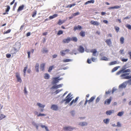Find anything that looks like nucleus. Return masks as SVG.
<instances>
[{
	"label": "nucleus",
	"instance_id": "nucleus-1",
	"mask_svg": "<svg viewBox=\"0 0 131 131\" xmlns=\"http://www.w3.org/2000/svg\"><path fill=\"white\" fill-rule=\"evenodd\" d=\"M126 66V65H124L123 66V68L124 69H122L117 72V75H118L121 73H126L122 74L121 75V77H123L122 79H131V75H128L129 74V73H127L128 72H130V70L129 69H128L125 70V69H126V68H125Z\"/></svg>",
	"mask_w": 131,
	"mask_h": 131
},
{
	"label": "nucleus",
	"instance_id": "nucleus-2",
	"mask_svg": "<svg viewBox=\"0 0 131 131\" xmlns=\"http://www.w3.org/2000/svg\"><path fill=\"white\" fill-rule=\"evenodd\" d=\"M71 93H69L66 97L65 99L62 101V103L65 101V104L68 103L72 99V97H71Z\"/></svg>",
	"mask_w": 131,
	"mask_h": 131
},
{
	"label": "nucleus",
	"instance_id": "nucleus-3",
	"mask_svg": "<svg viewBox=\"0 0 131 131\" xmlns=\"http://www.w3.org/2000/svg\"><path fill=\"white\" fill-rule=\"evenodd\" d=\"M20 47L18 49H16L15 48L13 47L10 51L11 53L12 54H15L19 50Z\"/></svg>",
	"mask_w": 131,
	"mask_h": 131
},
{
	"label": "nucleus",
	"instance_id": "nucleus-4",
	"mask_svg": "<svg viewBox=\"0 0 131 131\" xmlns=\"http://www.w3.org/2000/svg\"><path fill=\"white\" fill-rule=\"evenodd\" d=\"M112 99V97L111 96L110 97V98L109 99H107L106 100H105L104 101V104L107 105L109 104L111 101Z\"/></svg>",
	"mask_w": 131,
	"mask_h": 131
},
{
	"label": "nucleus",
	"instance_id": "nucleus-5",
	"mask_svg": "<svg viewBox=\"0 0 131 131\" xmlns=\"http://www.w3.org/2000/svg\"><path fill=\"white\" fill-rule=\"evenodd\" d=\"M127 85V82L126 81L123 83L120 84L119 86V88L123 89V88H125L126 86Z\"/></svg>",
	"mask_w": 131,
	"mask_h": 131
},
{
	"label": "nucleus",
	"instance_id": "nucleus-6",
	"mask_svg": "<svg viewBox=\"0 0 131 131\" xmlns=\"http://www.w3.org/2000/svg\"><path fill=\"white\" fill-rule=\"evenodd\" d=\"M16 76L17 79V81L18 82H21L22 80L20 78L19 74L18 73H16Z\"/></svg>",
	"mask_w": 131,
	"mask_h": 131
},
{
	"label": "nucleus",
	"instance_id": "nucleus-7",
	"mask_svg": "<svg viewBox=\"0 0 131 131\" xmlns=\"http://www.w3.org/2000/svg\"><path fill=\"white\" fill-rule=\"evenodd\" d=\"M71 40L70 37H68L66 39H64L62 40V42L63 43H68Z\"/></svg>",
	"mask_w": 131,
	"mask_h": 131
},
{
	"label": "nucleus",
	"instance_id": "nucleus-8",
	"mask_svg": "<svg viewBox=\"0 0 131 131\" xmlns=\"http://www.w3.org/2000/svg\"><path fill=\"white\" fill-rule=\"evenodd\" d=\"M59 77L54 78L52 79V84H55L58 82L59 81L58 78Z\"/></svg>",
	"mask_w": 131,
	"mask_h": 131
},
{
	"label": "nucleus",
	"instance_id": "nucleus-9",
	"mask_svg": "<svg viewBox=\"0 0 131 131\" xmlns=\"http://www.w3.org/2000/svg\"><path fill=\"white\" fill-rule=\"evenodd\" d=\"M63 129L64 130L71 131L73 129V128L70 126H66L63 127Z\"/></svg>",
	"mask_w": 131,
	"mask_h": 131
},
{
	"label": "nucleus",
	"instance_id": "nucleus-10",
	"mask_svg": "<svg viewBox=\"0 0 131 131\" xmlns=\"http://www.w3.org/2000/svg\"><path fill=\"white\" fill-rule=\"evenodd\" d=\"M51 108L53 110L57 111L58 109V107L57 105L53 104L52 105Z\"/></svg>",
	"mask_w": 131,
	"mask_h": 131
},
{
	"label": "nucleus",
	"instance_id": "nucleus-11",
	"mask_svg": "<svg viewBox=\"0 0 131 131\" xmlns=\"http://www.w3.org/2000/svg\"><path fill=\"white\" fill-rule=\"evenodd\" d=\"M91 52L93 53L92 55L95 56H97V55H96V53L97 52L96 50V49H92L91 51Z\"/></svg>",
	"mask_w": 131,
	"mask_h": 131
},
{
	"label": "nucleus",
	"instance_id": "nucleus-12",
	"mask_svg": "<svg viewBox=\"0 0 131 131\" xmlns=\"http://www.w3.org/2000/svg\"><path fill=\"white\" fill-rule=\"evenodd\" d=\"M90 23L91 24L96 26H98L99 25L100 23L97 21H94L93 20H92L90 22Z\"/></svg>",
	"mask_w": 131,
	"mask_h": 131
},
{
	"label": "nucleus",
	"instance_id": "nucleus-13",
	"mask_svg": "<svg viewBox=\"0 0 131 131\" xmlns=\"http://www.w3.org/2000/svg\"><path fill=\"white\" fill-rule=\"evenodd\" d=\"M78 50L81 53H83L84 51V49L81 46H80L79 47V48L78 49Z\"/></svg>",
	"mask_w": 131,
	"mask_h": 131
},
{
	"label": "nucleus",
	"instance_id": "nucleus-14",
	"mask_svg": "<svg viewBox=\"0 0 131 131\" xmlns=\"http://www.w3.org/2000/svg\"><path fill=\"white\" fill-rule=\"evenodd\" d=\"M114 112V111L113 110H110L107 111L106 112V114L107 115H110L112 113Z\"/></svg>",
	"mask_w": 131,
	"mask_h": 131
},
{
	"label": "nucleus",
	"instance_id": "nucleus-15",
	"mask_svg": "<svg viewBox=\"0 0 131 131\" xmlns=\"http://www.w3.org/2000/svg\"><path fill=\"white\" fill-rule=\"evenodd\" d=\"M121 5L119 6H113L111 7H110L108 8L109 9H118L121 7Z\"/></svg>",
	"mask_w": 131,
	"mask_h": 131
},
{
	"label": "nucleus",
	"instance_id": "nucleus-16",
	"mask_svg": "<svg viewBox=\"0 0 131 131\" xmlns=\"http://www.w3.org/2000/svg\"><path fill=\"white\" fill-rule=\"evenodd\" d=\"M24 7V5H21L19 6L18 9H17V12H19V11H21L23 10Z\"/></svg>",
	"mask_w": 131,
	"mask_h": 131
},
{
	"label": "nucleus",
	"instance_id": "nucleus-17",
	"mask_svg": "<svg viewBox=\"0 0 131 131\" xmlns=\"http://www.w3.org/2000/svg\"><path fill=\"white\" fill-rule=\"evenodd\" d=\"M79 99V97H76V98L75 99V100L74 101V100H73L71 101V103H70V106H71V105H72V104H73V103L74 102V103H76L77 101H78V99Z\"/></svg>",
	"mask_w": 131,
	"mask_h": 131
},
{
	"label": "nucleus",
	"instance_id": "nucleus-18",
	"mask_svg": "<svg viewBox=\"0 0 131 131\" xmlns=\"http://www.w3.org/2000/svg\"><path fill=\"white\" fill-rule=\"evenodd\" d=\"M105 42L107 44V45L110 46L112 44V42L110 39H107L105 41Z\"/></svg>",
	"mask_w": 131,
	"mask_h": 131
},
{
	"label": "nucleus",
	"instance_id": "nucleus-19",
	"mask_svg": "<svg viewBox=\"0 0 131 131\" xmlns=\"http://www.w3.org/2000/svg\"><path fill=\"white\" fill-rule=\"evenodd\" d=\"M37 105L38 106L39 108H43L45 106V105H42L40 103H37Z\"/></svg>",
	"mask_w": 131,
	"mask_h": 131
},
{
	"label": "nucleus",
	"instance_id": "nucleus-20",
	"mask_svg": "<svg viewBox=\"0 0 131 131\" xmlns=\"http://www.w3.org/2000/svg\"><path fill=\"white\" fill-rule=\"evenodd\" d=\"M58 16V15L57 14H54L52 16H50L49 17V18L50 19H52L53 18H54Z\"/></svg>",
	"mask_w": 131,
	"mask_h": 131
},
{
	"label": "nucleus",
	"instance_id": "nucleus-21",
	"mask_svg": "<svg viewBox=\"0 0 131 131\" xmlns=\"http://www.w3.org/2000/svg\"><path fill=\"white\" fill-rule=\"evenodd\" d=\"M94 0L89 1L85 2L84 4L86 5L90 3H94Z\"/></svg>",
	"mask_w": 131,
	"mask_h": 131
},
{
	"label": "nucleus",
	"instance_id": "nucleus-22",
	"mask_svg": "<svg viewBox=\"0 0 131 131\" xmlns=\"http://www.w3.org/2000/svg\"><path fill=\"white\" fill-rule=\"evenodd\" d=\"M95 99V96H93L91 97L90 99L88 100V103L90 104L91 102H92Z\"/></svg>",
	"mask_w": 131,
	"mask_h": 131
},
{
	"label": "nucleus",
	"instance_id": "nucleus-23",
	"mask_svg": "<svg viewBox=\"0 0 131 131\" xmlns=\"http://www.w3.org/2000/svg\"><path fill=\"white\" fill-rule=\"evenodd\" d=\"M28 68V66L27 65L26 67H24V69L23 70L24 72V77H25L26 75V71L27 69Z\"/></svg>",
	"mask_w": 131,
	"mask_h": 131
},
{
	"label": "nucleus",
	"instance_id": "nucleus-24",
	"mask_svg": "<svg viewBox=\"0 0 131 131\" xmlns=\"http://www.w3.org/2000/svg\"><path fill=\"white\" fill-rule=\"evenodd\" d=\"M45 65V63H43L40 65V69L42 71L44 69Z\"/></svg>",
	"mask_w": 131,
	"mask_h": 131
},
{
	"label": "nucleus",
	"instance_id": "nucleus-25",
	"mask_svg": "<svg viewBox=\"0 0 131 131\" xmlns=\"http://www.w3.org/2000/svg\"><path fill=\"white\" fill-rule=\"evenodd\" d=\"M50 76L47 73H45V74L44 78L46 79H48L49 78Z\"/></svg>",
	"mask_w": 131,
	"mask_h": 131
},
{
	"label": "nucleus",
	"instance_id": "nucleus-26",
	"mask_svg": "<svg viewBox=\"0 0 131 131\" xmlns=\"http://www.w3.org/2000/svg\"><path fill=\"white\" fill-rule=\"evenodd\" d=\"M80 36L83 37H84L85 35V32L83 31H81L80 33Z\"/></svg>",
	"mask_w": 131,
	"mask_h": 131
},
{
	"label": "nucleus",
	"instance_id": "nucleus-27",
	"mask_svg": "<svg viewBox=\"0 0 131 131\" xmlns=\"http://www.w3.org/2000/svg\"><path fill=\"white\" fill-rule=\"evenodd\" d=\"M40 126L42 128H45V129L47 131H49V129L48 128V127L47 126L42 125H40Z\"/></svg>",
	"mask_w": 131,
	"mask_h": 131
},
{
	"label": "nucleus",
	"instance_id": "nucleus-28",
	"mask_svg": "<svg viewBox=\"0 0 131 131\" xmlns=\"http://www.w3.org/2000/svg\"><path fill=\"white\" fill-rule=\"evenodd\" d=\"M48 50L46 48H43L41 50L42 52L43 53H47L48 52Z\"/></svg>",
	"mask_w": 131,
	"mask_h": 131
},
{
	"label": "nucleus",
	"instance_id": "nucleus-29",
	"mask_svg": "<svg viewBox=\"0 0 131 131\" xmlns=\"http://www.w3.org/2000/svg\"><path fill=\"white\" fill-rule=\"evenodd\" d=\"M124 38L123 37H121L120 38V42L121 44L124 43Z\"/></svg>",
	"mask_w": 131,
	"mask_h": 131
},
{
	"label": "nucleus",
	"instance_id": "nucleus-30",
	"mask_svg": "<svg viewBox=\"0 0 131 131\" xmlns=\"http://www.w3.org/2000/svg\"><path fill=\"white\" fill-rule=\"evenodd\" d=\"M64 22V21H62L60 19H59V21H58V24L60 25L62 24Z\"/></svg>",
	"mask_w": 131,
	"mask_h": 131
},
{
	"label": "nucleus",
	"instance_id": "nucleus-31",
	"mask_svg": "<svg viewBox=\"0 0 131 131\" xmlns=\"http://www.w3.org/2000/svg\"><path fill=\"white\" fill-rule=\"evenodd\" d=\"M80 125L82 126H86L87 125V123L86 122H83L81 123L80 124Z\"/></svg>",
	"mask_w": 131,
	"mask_h": 131
},
{
	"label": "nucleus",
	"instance_id": "nucleus-32",
	"mask_svg": "<svg viewBox=\"0 0 131 131\" xmlns=\"http://www.w3.org/2000/svg\"><path fill=\"white\" fill-rule=\"evenodd\" d=\"M75 3H73L71 4H69L67 6V8H71L73 6H74L76 5Z\"/></svg>",
	"mask_w": 131,
	"mask_h": 131
},
{
	"label": "nucleus",
	"instance_id": "nucleus-33",
	"mask_svg": "<svg viewBox=\"0 0 131 131\" xmlns=\"http://www.w3.org/2000/svg\"><path fill=\"white\" fill-rule=\"evenodd\" d=\"M6 116L3 114H0V121L2 120L3 118H5Z\"/></svg>",
	"mask_w": 131,
	"mask_h": 131
},
{
	"label": "nucleus",
	"instance_id": "nucleus-34",
	"mask_svg": "<svg viewBox=\"0 0 131 131\" xmlns=\"http://www.w3.org/2000/svg\"><path fill=\"white\" fill-rule=\"evenodd\" d=\"M71 40L74 42H77V41L78 39L76 37H73L71 39Z\"/></svg>",
	"mask_w": 131,
	"mask_h": 131
},
{
	"label": "nucleus",
	"instance_id": "nucleus-35",
	"mask_svg": "<svg viewBox=\"0 0 131 131\" xmlns=\"http://www.w3.org/2000/svg\"><path fill=\"white\" fill-rule=\"evenodd\" d=\"M39 64L38 63H37L35 66V68L36 70V71L37 72H38L39 71L38 68H39Z\"/></svg>",
	"mask_w": 131,
	"mask_h": 131
},
{
	"label": "nucleus",
	"instance_id": "nucleus-36",
	"mask_svg": "<svg viewBox=\"0 0 131 131\" xmlns=\"http://www.w3.org/2000/svg\"><path fill=\"white\" fill-rule=\"evenodd\" d=\"M124 113V112L123 111L122 112H119L118 113L117 115L118 116H121L123 115Z\"/></svg>",
	"mask_w": 131,
	"mask_h": 131
},
{
	"label": "nucleus",
	"instance_id": "nucleus-37",
	"mask_svg": "<svg viewBox=\"0 0 131 131\" xmlns=\"http://www.w3.org/2000/svg\"><path fill=\"white\" fill-rule=\"evenodd\" d=\"M117 64V62L116 61H114L110 62L109 63L110 65H112Z\"/></svg>",
	"mask_w": 131,
	"mask_h": 131
},
{
	"label": "nucleus",
	"instance_id": "nucleus-38",
	"mask_svg": "<svg viewBox=\"0 0 131 131\" xmlns=\"http://www.w3.org/2000/svg\"><path fill=\"white\" fill-rule=\"evenodd\" d=\"M71 61V60L70 59H66L63 60V61L64 62H70Z\"/></svg>",
	"mask_w": 131,
	"mask_h": 131
},
{
	"label": "nucleus",
	"instance_id": "nucleus-39",
	"mask_svg": "<svg viewBox=\"0 0 131 131\" xmlns=\"http://www.w3.org/2000/svg\"><path fill=\"white\" fill-rule=\"evenodd\" d=\"M37 14V11L36 10H35L34 12H33L32 15V17H34Z\"/></svg>",
	"mask_w": 131,
	"mask_h": 131
},
{
	"label": "nucleus",
	"instance_id": "nucleus-40",
	"mask_svg": "<svg viewBox=\"0 0 131 131\" xmlns=\"http://www.w3.org/2000/svg\"><path fill=\"white\" fill-rule=\"evenodd\" d=\"M6 7H7V8L6 9L5 11L6 12H9L10 9V7L8 5L6 6Z\"/></svg>",
	"mask_w": 131,
	"mask_h": 131
},
{
	"label": "nucleus",
	"instance_id": "nucleus-41",
	"mask_svg": "<svg viewBox=\"0 0 131 131\" xmlns=\"http://www.w3.org/2000/svg\"><path fill=\"white\" fill-rule=\"evenodd\" d=\"M118 68V67H114L113 69H112V72H115V71H116V70H117V69Z\"/></svg>",
	"mask_w": 131,
	"mask_h": 131
},
{
	"label": "nucleus",
	"instance_id": "nucleus-42",
	"mask_svg": "<svg viewBox=\"0 0 131 131\" xmlns=\"http://www.w3.org/2000/svg\"><path fill=\"white\" fill-rule=\"evenodd\" d=\"M11 30L10 29H9L7 30L6 31H4L3 33V34H7V33H8L10 32L11 31Z\"/></svg>",
	"mask_w": 131,
	"mask_h": 131
},
{
	"label": "nucleus",
	"instance_id": "nucleus-43",
	"mask_svg": "<svg viewBox=\"0 0 131 131\" xmlns=\"http://www.w3.org/2000/svg\"><path fill=\"white\" fill-rule=\"evenodd\" d=\"M46 115V114H41V113H40L39 114H38L37 116L38 117L42 116H45Z\"/></svg>",
	"mask_w": 131,
	"mask_h": 131
},
{
	"label": "nucleus",
	"instance_id": "nucleus-44",
	"mask_svg": "<svg viewBox=\"0 0 131 131\" xmlns=\"http://www.w3.org/2000/svg\"><path fill=\"white\" fill-rule=\"evenodd\" d=\"M64 50H62L60 52L61 55L62 56H64L65 55V53H64Z\"/></svg>",
	"mask_w": 131,
	"mask_h": 131
},
{
	"label": "nucleus",
	"instance_id": "nucleus-45",
	"mask_svg": "<svg viewBox=\"0 0 131 131\" xmlns=\"http://www.w3.org/2000/svg\"><path fill=\"white\" fill-rule=\"evenodd\" d=\"M80 14V13L79 12H77V13H74L72 14V16L73 17L77 15H78Z\"/></svg>",
	"mask_w": 131,
	"mask_h": 131
},
{
	"label": "nucleus",
	"instance_id": "nucleus-46",
	"mask_svg": "<svg viewBox=\"0 0 131 131\" xmlns=\"http://www.w3.org/2000/svg\"><path fill=\"white\" fill-rule=\"evenodd\" d=\"M126 26L128 29L131 30V26L130 25L127 24Z\"/></svg>",
	"mask_w": 131,
	"mask_h": 131
},
{
	"label": "nucleus",
	"instance_id": "nucleus-47",
	"mask_svg": "<svg viewBox=\"0 0 131 131\" xmlns=\"http://www.w3.org/2000/svg\"><path fill=\"white\" fill-rule=\"evenodd\" d=\"M63 31H62V30H59L58 31V32L57 33V35H60L61 34H63Z\"/></svg>",
	"mask_w": 131,
	"mask_h": 131
},
{
	"label": "nucleus",
	"instance_id": "nucleus-48",
	"mask_svg": "<svg viewBox=\"0 0 131 131\" xmlns=\"http://www.w3.org/2000/svg\"><path fill=\"white\" fill-rule=\"evenodd\" d=\"M104 122L106 124H108L109 122V120L107 119H104L103 120Z\"/></svg>",
	"mask_w": 131,
	"mask_h": 131
},
{
	"label": "nucleus",
	"instance_id": "nucleus-49",
	"mask_svg": "<svg viewBox=\"0 0 131 131\" xmlns=\"http://www.w3.org/2000/svg\"><path fill=\"white\" fill-rule=\"evenodd\" d=\"M53 66H51L49 68L48 71L49 72H50L52 70V69L53 68Z\"/></svg>",
	"mask_w": 131,
	"mask_h": 131
},
{
	"label": "nucleus",
	"instance_id": "nucleus-50",
	"mask_svg": "<svg viewBox=\"0 0 131 131\" xmlns=\"http://www.w3.org/2000/svg\"><path fill=\"white\" fill-rule=\"evenodd\" d=\"M101 60H108V59L105 57H103L101 58Z\"/></svg>",
	"mask_w": 131,
	"mask_h": 131
},
{
	"label": "nucleus",
	"instance_id": "nucleus-51",
	"mask_svg": "<svg viewBox=\"0 0 131 131\" xmlns=\"http://www.w3.org/2000/svg\"><path fill=\"white\" fill-rule=\"evenodd\" d=\"M122 126L121 124L119 122H117L116 126L118 127H120Z\"/></svg>",
	"mask_w": 131,
	"mask_h": 131
},
{
	"label": "nucleus",
	"instance_id": "nucleus-52",
	"mask_svg": "<svg viewBox=\"0 0 131 131\" xmlns=\"http://www.w3.org/2000/svg\"><path fill=\"white\" fill-rule=\"evenodd\" d=\"M114 28L116 32H118L119 30V28L118 27L115 26V27Z\"/></svg>",
	"mask_w": 131,
	"mask_h": 131
},
{
	"label": "nucleus",
	"instance_id": "nucleus-53",
	"mask_svg": "<svg viewBox=\"0 0 131 131\" xmlns=\"http://www.w3.org/2000/svg\"><path fill=\"white\" fill-rule=\"evenodd\" d=\"M100 99L99 97H97L95 100V103H98Z\"/></svg>",
	"mask_w": 131,
	"mask_h": 131
},
{
	"label": "nucleus",
	"instance_id": "nucleus-54",
	"mask_svg": "<svg viewBox=\"0 0 131 131\" xmlns=\"http://www.w3.org/2000/svg\"><path fill=\"white\" fill-rule=\"evenodd\" d=\"M63 85V84H61L57 85V88H59L62 87Z\"/></svg>",
	"mask_w": 131,
	"mask_h": 131
},
{
	"label": "nucleus",
	"instance_id": "nucleus-55",
	"mask_svg": "<svg viewBox=\"0 0 131 131\" xmlns=\"http://www.w3.org/2000/svg\"><path fill=\"white\" fill-rule=\"evenodd\" d=\"M62 90V89H61V90H56L55 92V93L56 94H57L59 92L61 91Z\"/></svg>",
	"mask_w": 131,
	"mask_h": 131
},
{
	"label": "nucleus",
	"instance_id": "nucleus-56",
	"mask_svg": "<svg viewBox=\"0 0 131 131\" xmlns=\"http://www.w3.org/2000/svg\"><path fill=\"white\" fill-rule=\"evenodd\" d=\"M121 60L123 62H126L128 60V59H125L124 58H122L121 59Z\"/></svg>",
	"mask_w": 131,
	"mask_h": 131
},
{
	"label": "nucleus",
	"instance_id": "nucleus-57",
	"mask_svg": "<svg viewBox=\"0 0 131 131\" xmlns=\"http://www.w3.org/2000/svg\"><path fill=\"white\" fill-rule=\"evenodd\" d=\"M11 56V55L9 54H6V57L7 58H10Z\"/></svg>",
	"mask_w": 131,
	"mask_h": 131
},
{
	"label": "nucleus",
	"instance_id": "nucleus-58",
	"mask_svg": "<svg viewBox=\"0 0 131 131\" xmlns=\"http://www.w3.org/2000/svg\"><path fill=\"white\" fill-rule=\"evenodd\" d=\"M120 54H124V50H121L119 51Z\"/></svg>",
	"mask_w": 131,
	"mask_h": 131
},
{
	"label": "nucleus",
	"instance_id": "nucleus-59",
	"mask_svg": "<svg viewBox=\"0 0 131 131\" xmlns=\"http://www.w3.org/2000/svg\"><path fill=\"white\" fill-rule=\"evenodd\" d=\"M87 62L89 64H90L91 62V60L90 59H88L87 60Z\"/></svg>",
	"mask_w": 131,
	"mask_h": 131
},
{
	"label": "nucleus",
	"instance_id": "nucleus-60",
	"mask_svg": "<svg viewBox=\"0 0 131 131\" xmlns=\"http://www.w3.org/2000/svg\"><path fill=\"white\" fill-rule=\"evenodd\" d=\"M17 4L16 3H15L14 5V6H13V10H15V8H16V6Z\"/></svg>",
	"mask_w": 131,
	"mask_h": 131
},
{
	"label": "nucleus",
	"instance_id": "nucleus-61",
	"mask_svg": "<svg viewBox=\"0 0 131 131\" xmlns=\"http://www.w3.org/2000/svg\"><path fill=\"white\" fill-rule=\"evenodd\" d=\"M27 53H28V58H30V51H28L27 52Z\"/></svg>",
	"mask_w": 131,
	"mask_h": 131
},
{
	"label": "nucleus",
	"instance_id": "nucleus-62",
	"mask_svg": "<svg viewBox=\"0 0 131 131\" xmlns=\"http://www.w3.org/2000/svg\"><path fill=\"white\" fill-rule=\"evenodd\" d=\"M127 82H127L129 83V84L130 85H131V79H129Z\"/></svg>",
	"mask_w": 131,
	"mask_h": 131
},
{
	"label": "nucleus",
	"instance_id": "nucleus-63",
	"mask_svg": "<svg viewBox=\"0 0 131 131\" xmlns=\"http://www.w3.org/2000/svg\"><path fill=\"white\" fill-rule=\"evenodd\" d=\"M128 53L129 55L130 59H131V52L130 51H129Z\"/></svg>",
	"mask_w": 131,
	"mask_h": 131
},
{
	"label": "nucleus",
	"instance_id": "nucleus-64",
	"mask_svg": "<svg viewBox=\"0 0 131 131\" xmlns=\"http://www.w3.org/2000/svg\"><path fill=\"white\" fill-rule=\"evenodd\" d=\"M116 90V89L113 88V89L112 91V94H113L114 92Z\"/></svg>",
	"mask_w": 131,
	"mask_h": 131
}]
</instances>
